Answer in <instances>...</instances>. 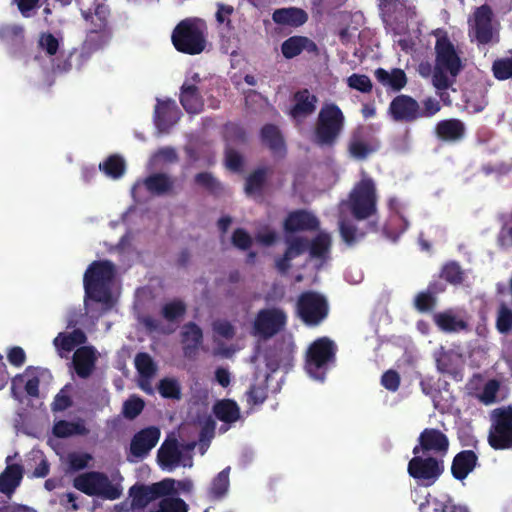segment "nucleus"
I'll return each instance as SVG.
<instances>
[{
  "label": "nucleus",
  "mask_w": 512,
  "mask_h": 512,
  "mask_svg": "<svg viewBox=\"0 0 512 512\" xmlns=\"http://www.w3.org/2000/svg\"><path fill=\"white\" fill-rule=\"evenodd\" d=\"M286 244L285 253L293 260L308 251L309 240L305 237L286 236Z\"/></svg>",
  "instance_id": "nucleus-52"
},
{
  "label": "nucleus",
  "mask_w": 512,
  "mask_h": 512,
  "mask_svg": "<svg viewBox=\"0 0 512 512\" xmlns=\"http://www.w3.org/2000/svg\"><path fill=\"white\" fill-rule=\"evenodd\" d=\"M225 162L228 169L233 172L242 170L244 160L242 155L235 149L229 148L225 152Z\"/></svg>",
  "instance_id": "nucleus-64"
},
{
  "label": "nucleus",
  "mask_w": 512,
  "mask_h": 512,
  "mask_svg": "<svg viewBox=\"0 0 512 512\" xmlns=\"http://www.w3.org/2000/svg\"><path fill=\"white\" fill-rule=\"evenodd\" d=\"M82 16L86 21H90L92 28L98 31L112 30L109 24L110 9L105 4H97L94 13L82 11Z\"/></svg>",
  "instance_id": "nucleus-37"
},
{
  "label": "nucleus",
  "mask_w": 512,
  "mask_h": 512,
  "mask_svg": "<svg viewBox=\"0 0 512 512\" xmlns=\"http://www.w3.org/2000/svg\"><path fill=\"white\" fill-rule=\"evenodd\" d=\"M491 71L494 78L499 81L512 79V50L511 56L496 59L492 63Z\"/></svg>",
  "instance_id": "nucleus-48"
},
{
  "label": "nucleus",
  "mask_w": 512,
  "mask_h": 512,
  "mask_svg": "<svg viewBox=\"0 0 512 512\" xmlns=\"http://www.w3.org/2000/svg\"><path fill=\"white\" fill-rule=\"evenodd\" d=\"M292 360V350L284 345L275 346L266 352V367L271 372H276L282 365H287Z\"/></svg>",
  "instance_id": "nucleus-36"
},
{
  "label": "nucleus",
  "mask_w": 512,
  "mask_h": 512,
  "mask_svg": "<svg viewBox=\"0 0 512 512\" xmlns=\"http://www.w3.org/2000/svg\"><path fill=\"white\" fill-rule=\"evenodd\" d=\"M440 278L452 285H460L464 282L465 272L458 262L449 261L443 265Z\"/></svg>",
  "instance_id": "nucleus-46"
},
{
  "label": "nucleus",
  "mask_w": 512,
  "mask_h": 512,
  "mask_svg": "<svg viewBox=\"0 0 512 512\" xmlns=\"http://www.w3.org/2000/svg\"><path fill=\"white\" fill-rule=\"evenodd\" d=\"M87 336L81 329H74L71 333L61 332L53 340V344L59 351L71 352L78 345H83Z\"/></svg>",
  "instance_id": "nucleus-34"
},
{
  "label": "nucleus",
  "mask_w": 512,
  "mask_h": 512,
  "mask_svg": "<svg viewBox=\"0 0 512 512\" xmlns=\"http://www.w3.org/2000/svg\"><path fill=\"white\" fill-rule=\"evenodd\" d=\"M283 228L286 233L315 231L319 228V220L306 210H295L287 215Z\"/></svg>",
  "instance_id": "nucleus-19"
},
{
  "label": "nucleus",
  "mask_w": 512,
  "mask_h": 512,
  "mask_svg": "<svg viewBox=\"0 0 512 512\" xmlns=\"http://www.w3.org/2000/svg\"><path fill=\"white\" fill-rule=\"evenodd\" d=\"M286 322L287 316L282 309H262L255 318L254 329L259 336L267 339L280 332L286 325Z\"/></svg>",
  "instance_id": "nucleus-13"
},
{
  "label": "nucleus",
  "mask_w": 512,
  "mask_h": 512,
  "mask_svg": "<svg viewBox=\"0 0 512 512\" xmlns=\"http://www.w3.org/2000/svg\"><path fill=\"white\" fill-rule=\"evenodd\" d=\"M432 320L441 332L447 334L459 333L469 329L468 322L457 317L453 309H446L444 311L434 313Z\"/></svg>",
  "instance_id": "nucleus-23"
},
{
  "label": "nucleus",
  "mask_w": 512,
  "mask_h": 512,
  "mask_svg": "<svg viewBox=\"0 0 512 512\" xmlns=\"http://www.w3.org/2000/svg\"><path fill=\"white\" fill-rule=\"evenodd\" d=\"M232 244L240 250H247L252 245V238L243 228H237L232 234Z\"/></svg>",
  "instance_id": "nucleus-63"
},
{
  "label": "nucleus",
  "mask_w": 512,
  "mask_h": 512,
  "mask_svg": "<svg viewBox=\"0 0 512 512\" xmlns=\"http://www.w3.org/2000/svg\"><path fill=\"white\" fill-rule=\"evenodd\" d=\"M134 364L141 378L149 380L156 374L157 366L152 357L146 352L137 353Z\"/></svg>",
  "instance_id": "nucleus-45"
},
{
  "label": "nucleus",
  "mask_w": 512,
  "mask_h": 512,
  "mask_svg": "<svg viewBox=\"0 0 512 512\" xmlns=\"http://www.w3.org/2000/svg\"><path fill=\"white\" fill-rule=\"evenodd\" d=\"M377 190L373 179L364 178L351 190L347 207L356 220H366L377 214Z\"/></svg>",
  "instance_id": "nucleus-6"
},
{
  "label": "nucleus",
  "mask_w": 512,
  "mask_h": 512,
  "mask_svg": "<svg viewBox=\"0 0 512 512\" xmlns=\"http://www.w3.org/2000/svg\"><path fill=\"white\" fill-rule=\"evenodd\" d=\"M339 229L343 241L349 246L354 245L366 234V232L359 231L353 224L346 221L340 222Z\"/></svg>",
  "instance_id": "nucleus-56"
},
{
  "label": "nucleus",
  "mask_w": 512,
  "mask_h": 512,
  "mask_svg": "<svg viewBox=\"0 0 512 512\" xmlns=\"http://www.w3.org/2000/svg\"><path fill=\"white\" fill-rule=\"evenodd\" d=\"M99 169L108 177L118 179L125 173L126 164L123 157L113 154L99 164Z\"/></svg>",
  "instance_id": "nucleus-40"
},
{
  "label": "nucleus",
  "mask_w": 512,
  "mask_h": 512,
  "mask_svg": "<svg viewBox=\"0 0 512 512\" xmlns=\"http://www.w3.org/2000/svg\"><path fill=\"white\" fill-rule=\"evenodd\" d=\"M347 84L351 89L362 93H370L373 88L370 78L365 74H352L348 77Z\"/></svg>",
  "instance_id": "nucleus-58"
},
{
  "label": "nucleus",
  "mask_w": 512,
  "mask_h": 512,
  "mask_svg": "<svg viewBox=\"0 0 512 512\" xmlns=\"http://www.w3.org/2000/svg\"><path fill=\"white\" fill-rule=\"evenodd\" d=\"M186 304L179 299H175L163 305L161 315L169 322H174L183 317L186 313Z\"/></svg>",
  "instance_id": "nucleus-50"
},
{
  "label": "nucleus",
  "mask_w": 512,
  "mask_h": 512,
  "mask_svg": "<svg viewBox=\"0 0 512 512\" xmlns=\"http://www.w3.org/2000/svg\"><path fill=\"white\" fill-rule=\"evenodd\" d=\"M96 351L92 346H81L74 352L73 367L77 376L87 379L93 373L96 363Z\"/></svg>",
  "instance_id": "nucleus-22"
},
{
  "label": "nucleus",
  "mask_w": 512,
  "mask_h": 512,
  "mask_svg": "<svg viewBox=\"0 0 512 512\" xmlns=\"http://www.w3.org/2000/svg\"><path fill=\"white\" fill-rule=\"evenodd\" d=\"M478 456L473 450L458 452L451 464V474L456 480H464L477 466Z\"/></svg>",
  "instance_id": "nucleus-24"
},
{
  "label": "nucleus",
  "mask_w": 512,
  "mask_h": 512,
  "mask_svg": "<svg viewBox=\"0 0 512 512\" xmlns=\"http://www.w3.org/2000/svg\"><path fill=\"white\" fill-rule=\"evenodd\" d=\"M183 453L177 439H166L157 451V462L163 470L172 471L182 460Z\"/></svg>",
  "instance_id": "nucleus-21"
},
{
  "label": "nucleus",
  "mask_w": 512,
  "mask_h": 512,
  "mask_svg": "<svg viewBox=\"0 0 512 512\" xmlns=\"http://www.w3.org/2000/svg\"><path fill=\"white\" fill-rule=\"evenodd\" d=\"M188 506L185 501L178 497L164 496L158 505V509L149 512H187Z\"/></svg>",
  "instance_id": "nucleus-53"
},
{
  "label": "nucleus",
  "mask_w": 512,
  "mask_h": 512,
  "mask_svg": "<svg viewBox=\"0 0 512 512\" xmlns=\"http://www.w3.org/2000/svg\"><path fill=\"white\" fill-rule=\"evenodd\" d=\"M145 407V402L138 396L129 397L124 403L122 414L126 419L133 420L138 417Z\"/></svg>",
  "instance_id": "nucleus-54"
},
{
  "label": "nucleus",
  "mask_w": 512,
  "mask_h": 512,
  "mask_svg": "<svg viewBox=\"0 0 512 512\" xmlns=\"http://www.w3.org/2000/svg\"><path fill=\"white\" fill-rule=\"evenodd\" d=\"M115 277V267L108 260L93 261L87 268L83 278L85 304L88 300L111 305V284Z\"/></svg>",
  "instance_id": "nucleus-2"
},
{
  "label": "nucleus",
  "mask_w": 512,
  "mask_h": 512,
  "mask_svg": "<svg viewBox=\"0 0 512 512\" xmlns=\"http://www.w3.org/2000/svg\"><path fill=\"white\" fill-rule=\"evenodd\" d=\"M24 375L29 376L25 383V391L31 397H37L39 395L40 379L36 374V368L28 366L25 369L24 374H17L12 380V392L14 393V386L17 382H22Z\"/></svg>",
  "instance_id": "nucleus-44"
},
{
  "label": "nucleus",
  "mask_w": 512,
  "mask_h": 512,
  "mask_svg": "<svg viewBox=\"0 0 512 512\" xmlns=\"http://www.w3.org/2000/svg\"><path fill=\"white\" fill-rule=\"evenodd\" d=\"M180 103L189 114H197L203 110L204 99L200 88L183 83L180 88Z\"/></svg>",
  "instance_id": "nucleus-29"
},
{
  "label": "nucleus",
  "mask_w": 512,
  "mask_h": 512,
  "mask_svg": "<svg viewBox=\"0 0 512 512\" xmlns=\"http://www.w3.org/2000/svg\"><path fill=\"white\" fill-rule=\"evenodd\" d=\"M85 427L82 424L59 420L53 426V434L58 438H67L72 435H82Z\"/></svg>",
  "instance_id": "nucleus-47"
},
{
  "label": "nucleus",
  "mask_w": 512,
  "mask_h": 512,
  "mask_svg": "<svg viewBox=\"0 0 512 512\" xmlns=\"http://www.w3.org/2000/svg\"><path fill=\"white\" fill-rule=\"evenodd\" d=\"M465 132L464 123L456 118L441 120L435 127L437 138L444 142H458L464 138Z\"/></svg>",
  "instance_id": "nucleus-26"
},
{
  "label": "nucleus",
  "mask_w": 512,
  "mask_h": 512,
  "mask_svg": "<svg viewBox=\"0 0 512 512\" xmlns=\"http://www.w3.org/2000/svg\"><path fill=\"white\" fill-rule=\"evenodd\" d=\"M180 110L175 101H158L155 107V124L161 131L170 129L179 119Z\"/></svg>",
  "instance_id": "nucleus-25"
},
{
  "label": "nucleus",
  "mask_w": 512,
  "mask_h": 512,
  "mask_svg": "<svg viewBox=\"0 0 512 512\" xmlns=\"http://www.w3.org/2000/svg\"><path fill=\"white\" fill-rule=\"evenodd\" d=\"M388 114L395 122L412 123L421 118L419 103L406 94L397 95L392 99Z\"/></svg>",
  "instance_id": "nucleus-14"
},
{
  "label": "nucleus",
  "mask_w": 512,
  "mask_h": 512,
  "mask_svg": "<svg viewBox=\"0 0 512 512\" xmlns=\"http://www.w3.org/2000/svg\"><path fill=\"white\" fill-rule=\"evenodd\" d=\"M496 328L501 334H507L512 330V309L505 303H501L498 308Z\"/></svg>",
  "instance_id": "nucleus-55"
},
{
  "label": "nucleus",
  "mask_w": 512,
  "mask_h": 512,
  "mask_svg": "<svg viewBox=\"0 0 512 512\" xmlns=\"http://www.w3.org/2000/svg\"><path fill=\"white\" fill-rule=\"evenodd\" d=\"M260 138L262 143L275 154L285 150L283 136L274 124L264 125L260 131Z\"/></svg>",
  "instance_id": "nucleus-35"
},
{
  "label": "nucleus",
  "mask_w": 512,
  "mask_h": 512,
  "mask_svg": "<svg viewBox=\"0 0 512 512\" xmlns=\"http://www.w3.org/2000/svg\"><path fill=\"white\" fill-rule=\"evenodd\" d=\"M112 35V30L98 31L97 29H90L84 42V48L89 52L102 49L109 44L112 39Z\"/></svg>",
  "instance_id": "nucleus-42"
},
{
  "label": "nucleus",
  "mask_w": 512,
  "mask_h": 512,
  "mask_svg": "<svg viewBox=\"0 0 512 512\" xmlns=\"http://www.w3.org/2000/svg\"><path fill=\"white\" fill-rule=\"evenodd\" d=\"M159 394L166 399L179 400L181 398V387L174 378H163L158 384Z\"/></svg>",
  "instance_id": "nucleus-51"
},
{
  "label": "nucleus",
  "mask_w": 512,
  "mask_h": 512,
  "mask_svg": "<svg viewBox=\"0 0 512 512\" xmlns=\"http://www.w3.org/2000/svg\"><path fill=\"white\" fill-rule=\"evenodd\" d=\"M160 429L149 426L138 431L131 439L130 453L138 459L145 458L160 439Z\"/></svg>",
  "instance_id": "nucleus-16"
},
{
  "label": "nucleus",
  "mask_w": 512,
  "mask_h": 512,
  "mask_svg": "<svg viewBox=\"0 0 512 512\" xmlns=\"http://www.w3.org/2000/svg\"><path fill=\"white\" fill-rule=\"evenodd\" d=\"M268 376L266 379L250 385L245 392L246 402L250 407L262 405L268 398Z\"/></svg>",
  "instance_id": "nucleus-43"
},
{
  "label": "nucleus",
  "mask_w": 512,
  "mask_h": 512,
  "mask_svg": "<svg viewBox=\"0 0 512 512\" xmlns=\"http://www.w3.org/2000/svg\"><path fill=\"white\" fill-rule=\"evenodd\" d=\"M380 146V141L376 137H367L365 129L358 127L352 132L348 143V152L352 158L363 161L377 152Z\"/></svg>",
  "instance_id": "nucleus-15"
},
{
  "label": "nucleus",
  "mask_w": 512,
  "mask_h": 512,
  "mask_svg": "<svg viewBox=\"0 0 512 512\" xmlns=\"http://www.w3.org/2000/svg\"><path fill=\"white\" fill-rule=\"evenodd\" d=\"M23 478V467L20 464H10L0 473V492L11 495L20 485Z\"/></svg>",
  "instance_id": "nucleus-32"
},
{
  "label": "nucleus",
  "mask_w": 512,
  "mask_h": 512,
  "mask_svg": "<svg viewBox=\"0 0 512 512\" xmlns=\"http://www.w3.org/2000/svg\"><path fill=\"white\" fill-rule=\"evenodd\" d=\"M344 126L345 116L341 108L335 103L323 104L314 127V143L320 147H333Z\"/></svg>",
  "instance_id": "nucleus-4"
},
{
  "label": "nucleus",
  "mask_w": 512,
  "mask_h": 512,
  "mask_svg": "<svg viewBox=\"0 0 512 512\" xmlns=\"http://www.w3.org/2000/svg\"><path fill=\"white\" fill-rule=\"evenodd\" d=\"M194 182L212 195H218L222 191L221 183L210 172L197 173Z\"/></svg>",
  "instance_id": "nucleus-49"
},
{
  "label": "nucleus",
  "mask_w": 512,
  "mask_h": 512,
  "mask_svg": "<svg viewBox=\"0 0 512 512\" xmlns=\"http://www.w3.org/2000/svg\"><path fill=\"white\" fill-rule=\"evenodd\" d=\"M229 473L230 467H226L213 478L208 489L209 499L220 500L227 494L230 485Z\"/></svg>",
  "instance_id": "nucleus-38"
},
{
  "label": "nucleus",
  "mask_w": 512,
  "mask_h": 512,
  "mask_svg": "<svg viewBox=\"0 0 512 512\" xmlns=\"http://www.w3.org/2000/svg\"><path fill=\"white\" fill-rule=\"evenodd\" d=\"M448 436L437 428H425L418 437V444L414 446V455L427 454L443 459L449 451Z\"/></svg>",
  "instance_id": "nucleus-12"
},
{
  "label": "nucleus",
  "mask_w": 512,
  "mask_h": 512,
  "mask_svg": "<svg viewBox=\"0 0 512 512\" xmlns=\"http://www.w3.org/2000/svg\"><path fill=\"white\" fill-rule=\"evenodd\" d=\"M434 50L432 84L437 90L444 91L455 83L457 76L464 69V63L447 33L437 37Z\"/></svg>",
  "instance_id": "nucleus-1"
},
{
  "label": "nucleus",
  "mask_w": 512,
  "mask_h": 512,
  "mask_svg": "<svg viewBox=\"0 0 512 512\" xmlns=\"http://www.w3.org/2000/svg\"><path fill=\"white\" fill-rule=\"evenodd\" d=\"M146 190L155 196L175 194V179L162 172L153 173L143 180Z\"/></svg>",
  "instance_id": "nucleus-27"
},
{
  "label": "nucleus",
  "mask_w": 512,
  "mask_h": 512,
  "mask_svg": "<svg viewBox=\"0 0 512 512\" xmlns=\"http://www.w3.org/2000/svg\"><path fill=\"white\" fill-rule=\"evenodd\" d=\"M171 40L178 52L198 55L207 45V25L199 18L183 19L174 28Z\"/></svg>",
  "instance_id": "nucleus-3"
},
{
  "label": "nucleus",
  "mask_w": 512,
  "mask_h": 512,
  "mask_svg": "<svg viewBox=\"0 0 512 512\" xmlns=\"http://www.w3.org/2000/svg\"><path fill=\"white\" fill-rule=\"evenodd\" d=\"M338 348L329 337L323 336L314 340L308 347L305 358V369L314 379L323 381L327 372L336 364Z\"/></svg>",
  "instance_id": "nucleus-5"
},
{
  "label": "nucleus",
  "mask_w": 512,
  "mask_h": 512,
  "mask_svg": "<svg viewBox=\"0 0 512 512\" xmlns=\"http://www.w3.org/2000/svg\"><path fill=\"white\" fill-rule=\"evenodd\" d=\"M215 417L224 423H234L240 419L241 412L236 401L232 399H222L213 406Z\"/></svg>",
  "instance_id": "nucleus-33"
},
{
  "label": "nucleus",
  "mask_w": 512,
  "mask_h": 512,
  "mask_svg": "<svg viewBox=\"0 0 512 512\" xmlns=\"http://www.w3.org/2000/svg\"><path fill=\"white\" fill-rule=\"evenodd\" d=\"M272 19L276 24L299 27L303 25L307 19V13L296 7L276 9L272 14Z\"/></svg>",
  "instance_id": "nucleus-31"
},
{
  "label": "nucleus",
  "mask_w": 512,
  "mask_h": 512,
  "mask_svg": "<svg viewBox=\"0 0 512 512\" xmlns=\"http://www.w3.org/2000/svg\"><path fill=\"white\" fill-rule=\"evenodd\" d=\"M38 45L49 56L56 55L59 49L58 39L50 32L41 33Z\"/></svg>",
  "instance_id": "nucleus-62"
},
{
  "label": "nucleus",
  "mask_w": 512,
  "mask_h": 512,
  "mask_svg": "<svg viewBox=\"0 0 512 512\" xmlns=\"http://www.w3.org/2000/svg\"><path fill=\"white\" fill-rule=\"evenodd\" d=\"M181 342L184 357L194 360L203 342L202 329L194 322L184 324L181 331Z\"/></svg>",
  "instance_id": "nucleus-20"
},
{
  "label": "nucleus",
  "mask_w": 512,
  "mask_h": 512,
  "mask_svg": "<svg viewBox=\"0 0 512 512\" xmlns=\"http://www.w3.org/2000/svg\"><path fill=\"white\" fill-rule=\"evenodd\" d=\"M445 470L444 460L420 454L414 455L408 462L407 472L416 482L424 487L432 486Z\"/></svg>",
  "instance_id": "nucleus-11"
},
{
  "label": "nucleus",
  "mask_w": 512,
  "mask_h": 512,
  "mask_svg": "<svg viewBox=\"0 0 512 512\" xmlns=\"http://www.w3.org/2000/svg\"><path fill=\"white\" fill-rule=\"evenodd\" d=\"M296 312L306 326L316 327L327 318L329 304L326 297L319 292L304 291L297 299Z\"/></svg>",
  "instance_id": "nucleus-8"
},
{
  "label": "nucleus",
  "mask_w": 512,
  "mask_h": 512,
  "mask_svg": "<svg viewBox=\"0 0 512 512\" xmlns=\"http://www.w3.org/2000/svg\"><path fill=\"white\" fill-rule=\"evenodd\" d=\"M436 303L437 298L427 291L418 293L414 300V306L419 312H428L433 310Z\"/></svg>",
  "instance_id": "nucleus-61"
},
{
  "label": "nucleus",
  "mask_w": 512,
  "mask_h": 512,
  "mask_svg": "<svg viewBox=\"0 0 512 512\" xmlns=\"http://www.w3.org/2000/svg\"><path fill=\"white\" fill-rule=\"evenodd\" d=\"M176 481L172 478H165L151 485L136 483L129 489L131 506L134 509H143L150 502L164 496L176 495Z\"/></svg>",
  "instance_id": "nucleus-10"
},
{
  "label": "nucleus",
  "mask_w": 512,
  "mask_h": 512,
  "mask_svg": "<svg viewBox=\"0 0 512 512\" xmlns=\"http://www.w3.org/2000/svg\"><path fill=\"white\" fill-rule=\"evenodd\" d=\"M71 389V385H65L59 393L55 396L54 401L52 403V411L61 412L65 411L69 407L72 406L73 401L68 391Z\"/></svg>",
  "instance_id": "nucleus-60"
},
{
  "label": "nucleus",
  "mask_w": 512,
  "mask_h": 512,
  "mask_svg": "<svg viewBox=\"0 0 512 512\" xmlns=\"http://www.w3.org/2000/svg\"><path fill=\"white\" fill-rule=\"evenodd\" d=\"M303 51L316 54L318 47L313 40L306 36H291L281 45V52L286 59H292Z\"/></svg>",
  "instance_id": "nucleus-28"
},
{
  "label": "nucleus",
  "mask_w": 512,
  "mask_h": 512,
  "mask_svg": "<svg viewBox=\"0 0 512 512\" xmlns=\"http://www.w3.org/2000/svg\"><path fill=\"white\" fill-rule=\"evenodd\" d=\"M73 486L88 496H99L108 500L118 499L121 490L113 485L108 476L102 472L91 471L78 475Z\"/></svg>",
  "instance_id": "nucleus-9"
},
{
  "label": "nucleus",
  "mask_w": 512,
  "mask_h": 512,
  "mask_svg": "<svg viewBox=\"0 0 512 512\" xmlns=\"http://www.w3.org/2000/svg\"><path fill=\"white\" fill-rule=\"evenodd\" d=\"M436 366L439 372L441 373H451L453 369V357L454 354L451 350H445L444 347H441L434 354Z\"/></svg>",
  "instance_id": "nucleus-57"
},
{
  "label": "nucleus",
  "mask_w": 512,
  "mask_h": 512,
  "mask_svg": "<svg viewBox=\"0 0 512 512\" xmlns=\"http://www.w3.org/2000/svg\"><path fill=\"white\" fill-rule=\"evenodd\" d=\"M269 169L266 167L257 168L245 181V192L248 195L260 194L267 181Z\"/></svg>",
  "instance_id": "nucleus-41"
},
{
  "label": "nucleus",
  "mask_w": 512,
  "mask_h": 512,
  "mask_svg": "<svg viewBox=\"0 0 512 512\" xmlns=\"http://www.w3.org/2000/svg\"><path fill=\"white\" fill-rule=\"evenodd\" d=\"M493 11L488 4L477 7L474 12V34L480 44H488L493 37Z\"/></svg>",
  "instance_id": "nucleus-17"
},
{
  "label": "nucleus",
  "mask_w": 512,
  "mask_h": 512,
  "mask_svg": "<svg viewBox=\"0 0 512 512\" xmlns=\"http://www.w3.org/2000/svg\"><path fill=\"white\" fill-rule=\"evenodd\" d=\"M24 38V29L15 24L0 26V40L7 42H18Z\"/></svg>",
  "instance_id": "nucleus-59"
},
{
  "label": "nucleus",
  "mask_w": 512,
  "mask_h": 512,
  "mask_svg": "<svg viewBox=\"0 0 512 512\" xmlns=\"http://www.w3.org/2000/svg\"><path fill=\"white\" fill-rule=\"evenodd\" d=\"M490 420L489 446L494 450L512 449V405L492 410Z\"/></svg>",
  "instance_id": "nucleus-7"
},
{
  "label": "nucleus",
  "mask_w": 512,
  "mask_h": 512,
  "mask_svg": "<svg viewBox=\"0 0 512 512\" xmlns=\"http://www.w3.org/2000/svg\"><path fill=\"white\" fill-rule=\"evenodd\" d=\"M374 76L381 85L395 92L402 90L408 82L406 73L400 68H393L390 72L384 68H377Z\"/></svg>",
  "instance_id": "nucleus-30"
},
{
  "label": "nucleus",
  "mask_w": 512,
  "mask_h": 512,
  "mask_svg": "<svg viewBox=\"0 0 512 512\" xmlns=\"http://www.w3.org/2000/svg\"><path fill=\"white\" fill-rule=\"evenodd\" d=\"M293 105L289 110L290 116L295 119H304L312 115L317 106L318 98L307 88L296 91L292 96Z\"/></svg>",
  "instance_id": "nucleus-18"
},
{
  "label": "nucleus",
  "mask_w": 512,
  "mask_h": 512,
  "mask_svg": "<svg viewBox=\"0 0 512 512\" xmlns=\"http://www.w3.org/2000/svg\"><path fill=\"white\" fill-rule=\"evenodd\" d=\"M330 248V235L321 232L312 241H309L308 251L311 258L326 260L329 258Z\"/></svg>",
  "instance_id": "nucleus-39"
}]
</instances>
